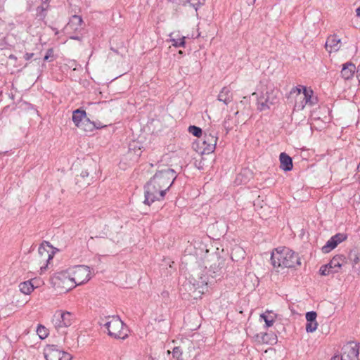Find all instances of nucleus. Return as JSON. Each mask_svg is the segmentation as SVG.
<instances>
[{"mask_svg":"<svg viewBox=\"0 0 360 360\" xmlns=\"http://www.w3.org/2000/svg\"><path fill=\"white\" fill-rule=\"evenodd\" d=\"M176 178V174L173 169L165 168L158 170L144 187V204L150 205L155 201L162 200Z\"/></svg>","mask_w":360,"mask_h":360,"instance_id":"obj_1","label":"nucleus"},{"mask_svg":"<svg viewBox=\"0 0 360 360\" xmlns=\"http://www.w3.org/2000/svg\"><path fill=\"white\" fill-rule=\"evenodd\" d=\"M271 261L277 272L285 269H295L301 265L298 255L286 247H279L273 250Z\"/></svg>","mask_w":360,"mask_h":360,"instance_id":"obj_2","label":"nucleus"},{"mask_svg":"<svg viewBox=\"0 0 360 360\" xmlns=\"http://www.w3.org/2000/svg\"><path fill=\"white\" fill-rule=\"evenodd\" d=\"M313 91L305 86L299 85L293 87L290 95L295 99L294 110H302L306 105H313L316 98L313 97Z\"/></svg>","mask_w":360,"mask_h":360,"instance_id":"obj_3","label":"nucleus"},{"mask_svg":"<svg viewBox=\"0 0 360 360\" xmlns=\"http://www.w3.org/2000/svg\"><path fill=\"white\" fill-rule=\"evenodd\" d=\"M101 325L107 330L108 335L115 339L124 340L128 336V327L117 316H111L103 320Z\"/></svg>","mask_w":360,"mask_h":360,"instance_id":"obj_4","label":"nucleus"},{"mask_svg":"<svg viewBox=\"0 0 360 360\" xmlns=\"http://www.w3.org/2000/svg\"><path fill=\"white\" fill-rule=\"evenodd\" d=\"M278 96L277 89L272 84L266 85L257 96V109L260 112L269 110L271 105L277 103Z\"/></svg>","mask_w":360,"mask_h":360,"instance_id":"obj_5","label":"nucleus"},{"mask_svg":"<svg viewBox=\"0 0 360 360\" xmlns=\"http://www.w3.org/2000/svg\"><path fill=\"white\" fill-rule=\"evenodd\" d=\"M75 319V317L72 313L59 309L54 312L51 323L57 333L65 334L67 328L73 323Z\"/></svg>","mask_w":360,"mask_h":360,"instance_id":"obj_6","label":"nucleus"},{"mask_svg":"<svg viewBox=\"0 0 360 360\" xmlns=\"http://www.w3.org/2000/svg\"><path fill=\"white\" fill-rule=\"evenodd\" d=\"M51 286L60 293L66 292L75 288V285L68 274V269L54 274L50 278Z\"/></svg>","mask_w":360,"mask_h":360,"instance_id":"obj_7","label":"nucleus"},{"mask_svg":"<svg viewBox=\"0 0 360 360\" xmlns=\"http://www.w3.org/2000/svg\"><path fill=\"white\" fill-rule=\"evenodd\" d=\"M68 269L75 288L88 282L92 277L91 269L86 265H76Z\"/></svg>","mask_w":360,"mask_h":360,"instance_id":"obj_8","label":"nucleus"},{"mask_svg":"<svg viewBox=\"0 0 360 360\" xmlns=\"http://www.w3.org/2000/svg\"><path fill=\"white\" fill-rule=\"evenodd\" d=\"M218 140L217 133L213 130L205 131L203 138L199 139L197 144L198 151L202 154H210L214 152Z\"/></svg>","mask_w":360,"mask_h":360,"instance_id":"obj_9","label":"nucleus"},{"mask_svg":"<svg viewBox=\"0 0 360 360\" xmlns=\"http://www.w3.org/2000/svg\"><path fill=\"white\" fill-rule=\"evenodd\" d=\"M54 251L53 248L48 243L41 245L38 248V256L37 258L41 272L46 269L48 263L53 259Z\"/></svg>","mask_w":360,"mask_h":360,"instance_id":"obj_10","label":"nucleus"},{"mask_svg":"<svg viewBox=\"0 0 360 360\" xmlns=\"http://www.w3.org/2000/svg\"><path fill=\"white\" fill-rule=\"evenodd\" d=\"M44 354L46 360H70L72 359L69 353L59 350L54 346L46 347Z\"/></svg>","mask_w":360,"mask_h":360,"instance_id":"obj_11","label":"nucleus"},{"mask_svg":"<svg viewBox=\"0 0 360 360\" xmlns=\"http://www.w3.org/2000/svg\"><path fill=\"white\" fill-rule=\"evenodd\" d=\"M359 349L356 345H349L344 348L342 354L335 355L331 358V360H359Z\"/></svg>","mask_w":360,"mask_h":360,"instance_id":"obj_12","label":"nucleus"},{"mask_svg":"<svg viewBox=\"0 0 360 360\" xmlns=\"http://www.w3.org/2000/svg\"><path fill=\"white\" fill-rule=\"evenodd\" d=\"M347 236L344 233H337L332 236L322 247V252L323 253H328L333 249H335L338 244L345 240Z\"/></svg>","mask_w":360,"mask_h":360,"instance_id":"obj_13","label":"nucleus"},{"mask_svg":"<svg viewBox=\"0 0 360 360\" xmlns=\"http://www.w3.org/2000/svg\"><path fill=\"white\" fill-rule=\"evenodd\" d=\"M72 121L77 127L85 131L87 130L85 125L89 122V120L86 117V114L84 110L77 109L73 111Z\"/></svg>","mask_w":360,"mask_h":360,"instance_id":"obj_14","label":"nucleus"},{"mask_svg":"<svg viewBox=\"0 0 360 360\" xmlns=\"http://www.w3.org/2000/svg\"><path fill=\"white\" fill-rule=\"evenodd\" d=\"M346 264L347 259L342 255H337L334 256L329 262L330 266L332 269L331 271H333L334 274L338 273L342 266Z\"/></svg>","mask_w":360,"mask_h":360,"instance_id":"obj_15","label":"nucleus"},{"mask_svg":"<svg viewBox=\"0 0 360 360\" xmlns=\"http://www.w3.org/2000/svg\"><path fill=\"white\" fill-rule=\"evenodd\" d=\"M341 40L336 35L330 36L326 42V48L330 53L336 52L340 48Z\"/></svg>","mask_w":360,"mask_h":360,"instance_id":"obj_16","label":"nucleus"},{"mask_svg":"<svg viewBox=\"0 0 360 360\" xmlns=\"http://www.w3.org/2000/svg\"><path fill=\"white\" fill-rule=\"evenodd\" d=\"M233 97V96L231 90L228 86H224L219 91L217 100L227 105L232 102Z\"/></svg>","mask_w":360,"mask_h":360,"instance_id":"obj_17","label":"nucleus"},{"mask_svg":"<svg viewBox=\"0 0 360 360\" xmlns=\"http://www.w3.org/2000/svg\"><path fill=\"white\" fill-rule=\"evenodd\" d=\"M280 167L284 171H290L292 169V158L285 153L280 154Z\"/></svg>","mask_w":360,"mask_h":360,"instance_id":"obj_18","label":"nucleus"},{"mask_svg":"<svg viewBox=\"0 0 360 360\" xmlns=\"http://www.w3.org/2000/svg\"><path fill=\"white\" fill-rule=\"evenodd\" d=\"M82 22V18L80 16L75 15L70 20L66 26V30L70 29L77 31L81 29Z\"/></svg>","mask_w":360,"mask_h":360,"instance_id":"obj_19","label":"nucleus"},{"mask_svg":"<svg viewBox=\"0 0 360 360\" xmlns=\"http://www.w3.org/2000/svg\"><path fill=\"white\" fill-rule=\"evenodd\" d=\"M355 65L352 63H346L343 65V68L341 71L342 76L345 79L351 78L355 71Z\"/></svg>","mask_w":360,"mask_h":360,"instance_id":"obj_20","label":"nucleus"},{"mask_svg":"<svg viewBox=\"0 0 360 360\" xmlns=\"http://www.w3.org/2000/svg\"><path fill=\"white\" fill-rule=\"evenodd\" d=\"M260 319L264 321L266 327H271L276 319V314L272 311H266L260 315Z\"/></svg>","mask_w":360,"mask_h":360,"instance_id":"obj_21","label":"nucleus"},{"mask_svg":"<svg viewBox=\"0 0 360 360\" xmlns=\"http://www.w3.org/2000/svg\"><path fill=\"white\" fill-rule=\"evenodd\" d=\"M19 289L23 294L30 295L34 290V286L31 281H27L19 284Z\"/></svg>","mask_w":360,"mask_h":360,"instance_id":"obj_22","label":"nucleus"},{"mask_svg":"<svg viewBox=\"0 0 360 360\" xmlns=\"http://www.w3.org/2000/svg\"><path fill=\"white\" fill-rule=\"evenodd\" d=\"M332 269L330 266L329 263L321 266L319 269V273L321 276H328L330 274H333V271H331Z\"/></svg>","mask_w":360,"mask_h":360,"instance_id":"obj_23","label":"nucleus"},{"mask_svg":"<svg viewBox=\"0 0 360 360\" xmlns=\"http://www.w3.org/2000/svg\"><path fill=\"white\" fill-rule=\"evenodd\" d=\"M189 133L192 134L193 136L196 137H200L202 134V129L196 126H190L188 127Z\"/></svg>","mask_w":360,"mask_h":360,"instance_id":"obj_24","label":"nucleus"},{"mask_svg":"<svg viewBox=\"0 0 360 360\" xmlns=\"http://www.w3.org/2000/svg\"><path fill=\"white\" fill-rule=\"evenodd\" d=\"M207 285V283L202 280L198 281L197 283H193V288L195 290H198L199 293H203L204 286Z\"/></svg>","mask_w":360,"mask_h":360,"instance_id":"obj_25","label":"nucleus"},{"mask_svg":"<svg viewBox=\"0 0 360 360\" xmlns=\"http://www.w3.org/2000/svg\"><path fill=\"white\" fill-rule=\"evenodd\" d=\"M37 333L41 339H44L48 335L47 329L43 326H39L37 329Z\"/></svg>","mask_w":360,"mask_h":360,"instance_id":"obj_26","label":"nucleus"},{"mask_svg":"<svg viewBox=\"0 0 360 360\" xmlns=\"http://www.w3.org/2000/svg\"><path fill=\"white\" fill-rule=\"evenodd\" d=\"M171 41H172V45L176 47H184L185 46V37H182L179 39H171Z\"/></svg>","mask_w":360,"mask_h":360,"instance_id":"obj_27","label":"nucleus"},{"mask_svg":"<svg viewBox=\"0 0 360 360\" xmlns=\"http://www.w3.org/2000/svg\"><path fill=\"white\" fill-rule=\"evenodd\" d=\"M186 2L190 3L195 11H197L200 6L205 4V0H187Z\"/></svg>","mask_w":360,"mask_h":360,"instance_id":"obj_28","label":"nucleus"},{"mask_svg":"<svg viewBox=\"0 0 360 360\" xmlns=\"http://www.w3.org/2000/svg\"><path fill=\"white\" fill-rule=\"evenodd\" d=\"M317 322H307L306 325V330L307 333H313L317 329Z\"/></svg>","mask_w":360,"mask_h":360,"instance_id":"obj_29","label":"nucleus"},{"mask_svg":"<svg viewBox=\"0 0 360 360\" xmlns=\"http://www.w3.org/2000/svg\"><path fill=\"white\" fill-rule=\"evenodd\" d=\"M317 314L315 311H309L306 314V319L307 322H316Z\"/></svg>","mask_w":360,"mask_h":360,"instance_id":"obj_30","label":"nucleus"},{"mask_svg":"<svg viewBox=\"0 0 360 360\" xmlns=\"http://www.w3.org/2000/svg\"><path fill=\"white\" fill-rule=\"evenodd\" d=\"M351 260L352 262L353 266L357 264L360 262V255L358 253L351 254Z\"/></svg>","mask_w":360,"mask_h":360,"instance_id":"obj_31","label":"nucleus"},{"mask_svg":"<svg viewBox=\"0 0 360 360\" xmlns=\"http://www.w3.org/2000/svg\"><path fill=\"white\" fill-rule=\"evenodd\" d=\"M172 354H173V356L176 359V360H180L181 352L179 347H174L172 351Z\"/></svg>","mask_w":360,"mask_h":360,"instance_id":"obj_32","label":"nucleus"},{"mask_svg":"<svg viewBox=\"0 0 360 360\" xmlns=\"http://www.w3.org/2000/svg\"><path fill=\"white\" fill-rule=\"evenodd\" d=\"M53 49H49V50L47 51V52H46V56H44V60H49V58L51 56H53Z\"/></svg>","mask_w":360,"mask_h":360,"instance_id":"obj_33","label":"nucleus"},{"mask_svg":"<svg viewBox=\"0 0 360 360\" xmlns=\"http://www.w3.org/2000/svg\"><path fill=\"white\" fill-rule=\"evenodd\" d=\"M34 56V53H27L25 56H24V58L25 60H28L30 59H31Z\"/></svg>","mask_w":360,"mask_h":360,"instance_id":"obj_34","label":"nucleus"},{"mask_svg":"<svg viewBox=\"0 0 360 360\" xmlns=\"http://www.w3.org/2000/svg\"><path fill=\"white\" fill-rule=\"evenodd\" d=\"M141 148H139L138 150H135V154H136V158H139L140 155H141Z\"/></svg>","mask_w":360,"mask_h":360,"instance_id":"obj_35","label":"nucleus"},{"mask_svg":"<svg viewBox=\"0 0 360 360\" xmlns=\"http://www.w3.org/2000/svg\"><path fill=\"white\" fill-rule=\"evenodd\" d=\"M8 58H9V59H11V60H14V61H16V60H17V57H16L15 55H13V54H11V55L8 56Z\"/></svg>","mask_w":360,"mask_h":360,"instance_id":"obj_36","label":"nucleus"},{"mask_svg":"<svg viewBox=\"0 0 360 360\" xmlns=\"http://www.w3.org/2000/svg\"><path fill=\"white\" fill-rule=\"evenodd\" d=\"M256 0H247V2L250 5H253L255 3Z\"/></svg>","mask_w":360,"mask_h":360,"instance_id":"obj_37","label":"nucleus"},{"mask_svg":"<svg viewBox=\"0 0 360 360\" xmlns=\"http://www.w3.org/2000/svg\"><path fill=\"white\" fill-rule=\"evenodd\" d=\"M356 14L358 17H360V7L356 9Z\"/></svg>","mask_w":360,"mask_h":360,"instance_id":"obj_38","label":"nucleus"},{"mask_svg":"<svg viewBox=\"0 0 360 360\" xmlns=\"http://www.w3.org/2000/svg\"><path fill=\"white\" fill-rule=\"evenodd\" d=\"M70 39L80 41L81 39L79 37H71Z\"/></svg>","mask_w":360,"mask_h":360,"instance_id":"obj_39","label":"nucleus"},{"mask_svg":"<svg viewBox=\"0 0 360 360\" xmlns=\"http://www.w3.org/2000/svg\"><path fill=\"white\" fill-rule=\"evenodd\" d=\"M240 176H241V174H238V176L236 178V180H238L240 177Z\"/></svg>","mask_w":360,"mask_h":360,"instance_id":"obj_40","label":"nucleus"}]
</instances>
